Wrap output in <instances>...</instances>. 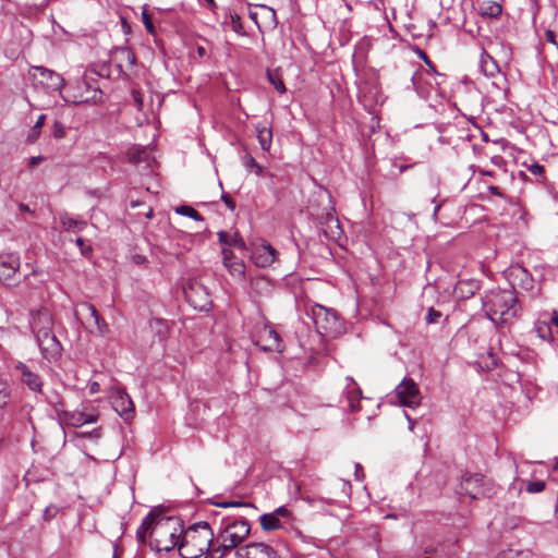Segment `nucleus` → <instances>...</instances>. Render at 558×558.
<instances>
[{
	"mask_svg": "<svg viewBox=\"0 0 558 558\" xmlns=\"http://www.w3.org/2000/svg\"><path fill=\"white\" fill-rule=\"evenodd\" d=\"M250 532L251 526L246 519H223L209 558H225L233 550L236 553Z\"/></svg>",
	"mask_w": 558,
	"mask_h": 558,
	"instance_id": "1",
	"label": "nucleus"
},
{
	"mask_svg": "<svg viewBox=\"0 0 558 558\" xmlns=\"http://www.w3.org/2000/svg\"><path fill=\"white\" fill-rule=\"evenodd\" d=\"M215 534L206 521H199L184 530L179 554L182 558H199L204 554H210Z\"/></svg>",
	"mask_w": 558,
	"mask_h": 558,
	"instance_id": "2",
	"label": "nucleus"
},
{
	"mask_svg": "<svg viewBox=\"0 0 558 558\" xmlns=\"http://www.w3.org/2000/svg\"><path fill=\"white\" fill-rule=\"evenodd\" d=\"M184 532L183 521L178 517H158L154 523L151 538L159 551H170L180 545Z\"/></svg>",
	"mask_w": 558,
	"mask_h": 558,
	"instance_id": "3",
	"label": "nucleus"
},
{
	"mask_svg": "<svg viewBox=\"0 0 558 558\" xmlns=\"http://www.w3.org/2000/svg\"><path fill=\"white\" fill-rule=\"evenodd\" d=\"M311 317L318 333L335 337L342 329V323L335 310L314 304L311 307Z\"/></svg>",
	"mask_w": 558,
	"mask_h": 558,
	"instance_id": "4",
	"label": "nucleus"
},
{
	"mask_svg": "<svg viewBox=\"0 0 558 558\" xmlns=\"http://www.w3.org/2000/svg\"><path fill=\"white\" fill-rule=\"evenodd\" d=\"M28 74L36 86H41L48 92L60 90L64 85V80L59 73L44 66H32Z\"/></svg>",
	"mask_w": 558,
	"mask_h": 558,
	"instance_id": "5",
	"label": "nucleus"
},
{
	"mask_svg": "<svg viewBox=\"0 0 558 558\" xmlns=\"http://www.w3.org/2000/svg\"><path fill=\"white\" fill-rule=\"evenodd\" d=\"M189 304L197 311H207L211 304L206 287L197 280H190L183 288Z\"/></svg>",
	"mask_w": 558,
	"mask_h": 558,
	"instance_id": "6",
	"label": "nucleus"
},
{
	"mask_svg": "<svg viewBox=\"0 0 558 558\" xmlns=\"http://www.w3.org/2000/svg\"><path fill=\"white\" fill-rule=\"evenodd\" d=\"M54 410L59 417L66 425L72 427H81L85 424L95 423L98 420V413H96V411H66L63 402L56 403Z\"/></svg>",
	"mask_w": 558,
	"mask_h": 558,
	"instance_id": "7",
	"label": "nucleus"
},
{
	"mask_svg": "<svg viewBox=\"0 0 558 558\" xmlns=\"http://www.w3.org/2000/svg\"><path fill=\"white\" fill-rule=\"evenodd\" d=\"M395 393L400 404L408 408H415L421 403L422 396L417 384L410 377H404L396 387Z\"/></svg>",
	"mask_w": 558,
	"mask_h": 558,
	"instance_id": "8",
	"label": "nucleus"
},
{
	"mask_svg": "<svg viewBox=\"0 0 558 558\" xmlns=\"http://www.w3.org/2000/svg\"><path fill=\"white\" fill-rule=\"evenodd\" d=\"M461 490L473 499L492 497L493 487L488 486L485 476L478 473L462 478Z\"/></svg>",
	"mask_w": 558,
	"mask_h": 558,
	"instance_id": "9",
	"label": "nucleus"
},
{
	"mask_svg": "<svg viewBox=\"0 0 558 558\" xmlns=\"http://www.w3.org/2000/svg\"><path fill=\"white\" fill-rule=\"evenodd\" d=\"M254 343L266 352L283 351L282 341L278 332L269 325H264L257 330Z\"/></svg>",
	"mask_w": 558,
	"mask_h": 558,
	"instance_id": "10",
	"label": "nucleus"
},
{
	"mask_svg": "<svg viewBox=\"0 0 558 558\" xmlns=\"http://www.w3.org/2000/svg\"><path fill=\"white\" fill-rule=\"evenodd\" d=\"M515 303L517 298L512 290H501L493 293L486 305L494 315L504 316L514 307Z\"/></svg>",
	"mask_w": 558,
	"mask_h": 558,
	"instance_id": "11",
	"label": "nucleus"
},
{
	"mask_svg": "<svg viewBox=\"0 0 558 558\" xmlns=\"http://www.w3.org/2000/svg\"><path fill=\"white\" fill-rule=\"evenodd\" d=\"M236 558H282L265 543H248L236 549Z\"/></svg>",
	"mask_w": 558,
	"mask_h": 558,
	"instance_id": "12",
	"label": "nucleus"
},
{
	"mask_svg": "<svg viewBox=\"0 0 558 558\" xmlns=\"http://www.w3.org/2000/svg\"><path fill=\"white\" fill-rule=\"evenodd\" d=\"M110 400L114 411L124 420H130L134 415V403L131 397L122 389L112 390Z\"/></svg>",
	"mask_w": 558,
	"mask_h": 558,
	"instance_id": "13",
	"label": "nucleus"
},
{
	"mask_svg": "<svg viewBox=\"0 0 558 558\" xmlns=\"http://www.w3.org/2000/svg\"><path fill=\"white\" fill-rule=\"evenodd\" d=\"M277 251L269 243L255 245L252 250L251 259L257 267H268L275 263Z\"/></svg>",
	"mask_w": 558,
	"mask_h": 558,
	"instance_id": "14",
	"label": "nucleus"
},
{
	"mask_svg": "<svg viewBox=\"0 0 558 558\" xmlns=\"http://www.w3.org/2000/svg\"><path fill=\"white\" fill-rule=\"evenodd\" d=\"M20 256L15 253L0 254V278L11 279L20 269Z\"/></svg>",
	"mask_w": 558,
	"mask_h": 558,
	"instance_id": "15",
	"label": "nucleus"
},
{
	"mask_svg": "<svg viewBox=\"0 0 558 558\" xmlns=\"http://www.w3.org/2000/svg\"><path fill=\"white\" fill-rule=\"evenodd\" d=\"M221 254L223 265L229 270L230 275L235 278L242 279L245 275L244 263L241 259L236 258L233 252L227 247H222Z\"/></svg>",
	"mask_w": 558,
	"mask_h": 558,
	"instance_id": "16",
	"label": "nucleus"
},
{
	"mask_svg": "<svg viewBox=\"0 0 558 558\" xmlns=\"http://www.w3.org/2000/svg\"><path fill=\"white\" fill-rule=\"evenodd\" d=\"M29 326L34 335L43 330H49L53 327L52 316L47 310L32 312Z\"/></svg>",
	"mask_w": 558,
	"mask_h": 558,
	"instance_id": "17",
	"label": "nucleus"
},
{
	"mask_svg": "<svg viewBox=\"0 0 558 558\" xmlns=\"http://www.w3.org/2000/svg\"><path fill=\"white\" fill-rule=\"evenodd\" d=\"M371 46L372 44L368 38H363L355 45L352 54V64L355 71H361L365 68Z\"/></svg>",
	"mask_w": 558,
	"mask_h": 558,
	"instance_id": "18",
	"label": "nucleus"
},
{
	"mask_svg": "<svg viewBox=\"0 0 558 558\" xmlns=\"http://www.w3.org/2000/svg\"><path fill=\"white\" fill-rule=\"evenodd\" d=\"M16 371L21 374L22 381L35 392H40L43 388V381L39 375L33 373L25 364L19 363Z\"/></svg>",
	"mask_w": 558,
	"mask_h": 558,
	"instance_id": "19",
	"label": "nucleus"
},
{
	"mask_svg": "<svg viewBox=\"0 0 558 558\" xmlns=\"http://www.w3.org/2000/svg\"><path fill=\"white\" fill-rule=\"evenodd\" d=\"M38 347L43 357L48 361H54L61 355L62 345L56 335L39 343Z\"/></svg>",
	"mask_w": 558,
	"mask_h": 558,
	"instance_id": "20",
	"label": "nucleus"
},
{
	"mask_svg": "<svg viewBox=\"0 0 558 558\" xmlns=\"http://www.w3.org/2000/svg\"><path fill=\"white\" fill-rule=\"evenodd\" d=\"M149 331L154 341L157 340L159 343H163L169 336L170 328L167 320L153 318L149 320Z\"/></svg>",
	"mask_w": 558,
	"mask_h": 558,
	"instance_id": "21",
	"label": "nucleus"
},
{
	"mask_svg": "<svg viewBox=\"0 0 558 558\" xmlns=\"http://www.w3.org/2000/svg\"><path fill=\"white\" fill-rule=\"evenodd\" d=\"M323 226V231L327 239L339 241L342 238L343 232L340 222L333 215L328 214Z\"/></svg>",
	"mask_w": 558,
	"mask_h": 558,
	"instance_id": "22",
	"label": "nucleus"
},
{
	"mask_svg": "<svg viewBox=\"0 0 558 558\" xmlns=\"http://www.w3.org/2000/svg\"><path fill=\"white\" fill-rule=\"evenodd\" d=\"M83 311L88 313L89 317L94 320L96 329L100 336H105L109 331V326L106 320L100 316L96 307L90 303H82Z\"/></svg>",
	"mask_w": 558,
	"mask_h": 558,
	"instance_id": "23",
	"label": "nucleus"
},
{
	"mask_svg": "<svg viewBox=\"0 0 558 558\" xmlns=\"http://www.w3.org/2000/svg\"><path fill=\"white\" fill-rule=\"evenodd\" d=\"M477 289V282L474 280H459L454 286L453 293L457 298L464 300L473 296Z\"/></svg>",
	"mask_w": 558,
	"mask_h": 558,
	"instance_id": "24",
	"label": "nucleus"
},
{
	"mask_svg": "<svg viewBox=\"0 0 558 558\" xmlns=\"http://www.w3.org/2000/svg\"><path fill=\"white\" fill-rule=\"evenodd\" d=\"M158 518L154 515L153 512H149L142 521L141 525L136 531V536L141 543H144L147 536L151 537V531L154 529V523Z\"/></svg>",
	"mask_w": 558,
	"mask_h": 558,
	"instance_id": "25",
	"label": "nucleus"
},
{
	"mask_svg": "<svg viewBox=\"0 0 558 558\" xmlns=\"http://www.w3.org/2000/svg\"><path fill=\"white\" fill-rule=\"evenodd\" d=\"M477 11L485 17H497L501 14V5L493 0H485L477 3Z\"/></svg>",
	"mask_w": 558,
	"mask_h": 558,
	"instance_id": "26",
	"label": "nucleus"
},
{
	"mask_svg": "<svg viewBox=\"0 0 558 558\" xmlns=\"http://www.w3.org/2000/svg\"><path fill=\"white\" fill-rule=\"evenodd\" d=\"M59 220L66 231H82L86 226V221L71 217L66 211L59 214Z\"/></svg>",
	"mask_w": 558,
	"mask_h": 558,
	"instance_id": "27",
	"label": "nucleus"
},
{
	"mask_svg": "<svg viewBox=\"0 0 558 558\" xmlns=\"http://www.w3.org/2000/svg\"><path fill=\"white\" fill-rule=\"evenodd\" d=\"M217 235H218L219 243L222 244L223 247L226 245H229V246H234V247H238L241 250L245 248L244 240L238 232H235L233 235H230L226 231H219L217 233Z\"/></svg>",
	"mask_w": 558,
	"mask_h": 558,
	"instance_id": "28",
	"label": "nucleus"
},
{
	"mask_svg": "<svg viewBox=\"0 0 558 558\" xmlns=\"http://www.w3.org/2000/svg\"><path fill=\"white\" fill-rule=\"evenodd\" d=\"M480 65H481L482 72L486 76H494L496 73L499 72L497 62L494 60L493 57H490L485 51H483L481 53Z\"/></svg>",
	"mask_w": 558,
	"mask_h": 558,
	"instance_id": "29",
	"label": "nucleus"
},
{
	"mask_svg": "<svg viewBox=\"0 0 558 558\" xmlns=\"http://www.w3.org/2000/svg\"><path fill=\"white\" fill-rule=\"evenodd\" d=\"M257 140L263 150H269L272 143V132L270 128L257 125Z\"/></svg>",
	"mask_w": 558,
	"mask_h": 558,
	"instance_id": "30",
	"label": "nucleus"
},
{
	"mask_svg": "<svg viewBox=\"0 0 558 558\" xmlns=\"http://www.w3.org/2000/svg\"><path fill=\"white\" fill-rule=\"evenodd\" d=\"M260 526L264 531H275L282 526L280 520L274 513H264L260 519Z\"/></svg>",
	"mask_w": 558,
	"mask_h": 558,
	"instance_id": "31",
	"label": "nucleus"
},
{
	"mask_svg": "<svg viewBox=\"0 0 558 558\" xmlns=\"http://www.w3.org/2000/svg\"><path fill=\"white\" fill-rule=\"evenodd\" d=\"M362 391L359 387H353L345 391V399L351 411L355 412L360 409Z\"/></svg>",
	"mask_w": 558,
	"mask_h": 558,
	"instance_id": "32",
	"label": "nucleus"
},
{
	"mask_svg": "<svg viewBox=\"0 0 558 558\" xmlns=\"http://www.w3.org/2000/svg\"><path fill=\"white\" fill-rule=\"evenodd\" d=\"M226 20H229L231 29L240 36H246V32L244 31L242 20L238 13H229L226 16ZM228 21H223V24H227Z\"/></svg>",
	"mask_w": 558,
	"mask_h": 558,
	"instance_id": "33",
	"label": "nucleus"
},
{
	"mask_svg": "<svg viewBox=\"0 0 558 558\" xmlns=\"http://www.w3.org/2000/svg\"><path fill=\"white\" fill-rule=\"evenodd\" d=\"M532 551L526 548L510 547L502 554V558H532Z\"/></svg>",
	"mask_w": 558,
	"mask_h": 558,
	"instance_id": "34",
	"label": "nucleus"
},
{
	"mask_svg": "<svg viewBox=\"0 0 558 558\" xmlns=\"http://www.w3.org/2000/svg\"><path fill=\"white\" fill-rule=\"evenodd\" d=\"M175 213L181 216L190 217L196 221L204 220V218L201 216V214L196 209H194L193 207H191L189 205H181V206L177 207Z\"/></svg>",
	"mask_w": 558,
	"mask_h": 558,
	"instance_id": "35",
	"label": "nucleus"
},
{
	"mask_svg": "<svg viewBox=\"0 0 558 558\" xmlns=\"http://www.w3.org/2000/svg\"><path fill=\"white\" fill-rule=\"evenodd\" d=\"M119 58L121 61L126 62L129 65L133 66L136 62V57L133 50L129 47H122L118 50Z\"/></svg>",
	"mask_w": 558,
	"mask_h": 558,
	"instance_id": "36",
	"label": "nucleus"
},
{
	"mask_svg": "<svg viewBox=\"0 0 558 558\" xmlns=\"http://www.w3.org/2000/svg\"><path fill=\"white\" fill-rule=\"evenodd\" d=\"M267 77H268V81L274 85V87L276 88V90L278 93L284 94L287 92L284 83L276 73L268 71Z\"/></svg>",
	"mask_w": 558,
	"mask_h": 558,
	"instance_id": "37",
	"label": "nucleus"
},
{
	"mask_svg": "<svg viewBox=\"0 0 558 558\" xmlns=\"http://www.w3.org/2000/svg\"><path fill=\"white\" fill-rule=\"evenodd\" d=\"M129 160L135 165L145 160L146 151L140 148L131 149L128 154Z\"/></svg>",
	"mask_w": 558,
	"mask_h": 558,
	"instance_id": "38",
	"label": "nucleus"
},
{
	"mask_svg": "<svg viewBox=\"0 0 558 558\" xmlns=\"http://www.w3.org/2000/svg\"><path fill=\"white\" fill-rule=\"evenodd\" d=\"M536 331L539 338L543 340H551V329L546 323H539L536 325Z\"/></svg>",
	"mask_w": 558,
	"mask_h": 558,
	"instance_id": "39",
	"label": "nucleus"
},
{
	"mask_svg": "<svg viewBox=\"0 0 558 558\" xmlns=\"http://www.w3.org/2000/svg\"><path fill=\"white\" fill-rule=\"evenodd\" d=\"M244 165L247 168L254 169V172L257 175H260L263 172V167L255 160V158L252 155H246L244 157Z\"/></svg>",
	"mask_w": 558,
	"mask_h": 558,
	"instance_id": "40",
	"label": "nucleus"
},
{
	"mask_svg": "<svg viewBox=\"0 0 558 558\" xmlns=\"http://www.w3.org/2000/svg\"><path fill=\"white\" fill-rule=\"evenodd\" d=\"M142 21H143V24L146 28V31L151 34V35H155L156 33V29H155V26H154V23H153V20H151V16L150 14L147 12L146 9L143 10L142 12Z\"/></svg>",
	"mask_w": 558,
	"mask_h": 558,
	"instance_id": "41",
	"label": "nucleus"
},
{
	"mask_svg": "<svg viewBox=\"0 0 558 558\" xmlns=\"http://www.w3.org/2000/svg\"><path fill=\"white\" fill-rule=\"evenodd\" d=\"M545 487L546 484L544 481H533L529 482V484L526 485V492L530 494H536L543 492Z\"/></svg>",
	"mask_w": 558,
	"mask_h": 558,
	"instance_id": "42",
	"label": "nucleus"
},
{
	"mask_svg": "<svg viewBox=\"0 0 558 558\" xmlns=\"http://www.w3.org/2000/svg\"><path fill=\"white\" fill-rule=\"evenodd\" d=\"M259 7L265 12V14L267 15V19H269V22H270L271 26L274 28L277 27L278 20H277L276 11L272 8H270L268 5H265V4H260Z\"/></svg>",
	"mask_w": 558,
	"mask_h": 558,
	"instance_id": "43",
	"label": "nucleus"
},
{
	"mask_svg": "<svg viewBox=\"0 0 558 558\" xmlns=\"http://www.w3.org/2000/svg\"><path fill=\"white\" fill-rule=\"evenodd\" d=\"M76 245L78 246L83 256H89L93 252L90 245H86L83 238H77L75 240Z\"/></svg>",
	"mask_w": 558,
	"mask_h": 558,
	"instance_id": "44",
	"label": "nucleus"
},
{
	"mask_svg": "<svg viewBox=\"0 0 558 558\" xmlns=\"http://www.w3.org/2000/svg\"><path fill=\"white\" fill-rule=\"evenodd\" d=\"M441 317V313L439 311H436L434 307H429L427 315H426V322L427 324H435L437 320Z\"/></svg>",
	"mask_w": 558,
	"mask_h": 558,
	"instance_id": "45",
	"label": "nucleus"
},
{
	"mask_svg": "<svg viewBox=\"0 0 558 558\" xmlns=\"http://www.w3.org/2000/svg\"><path fill=\"white\" fill-rule=\"evenodd\" d=\"M52 336H54L52 328H49V330H43V331L35 333L38 344L43 343V341H45L48 338H51Z\"/></svg>",
	"mask_w": 558,
	"mask_h": 558,
	"instance_id": "46",
	"label": "nucleus"
},
{
	"mask_svg": "<svg viewBox=\"0 0 558 558\" xmlns=\"http://www.w3.org/2000/svg\"><path fill=\"white\" fill-rule=\"evenodd\" d=\"M9 401V393L7 391L5 385L0 383V409L4 407Z\"/></svg>",
	"mask_w": 558,
	"mask_h": 558,
	"instance_id": "47",
	"label": "nucleus"
},
{
	"mask_svg": "<svg viewBox=\"0 0 558 558\" xmlns=\"http://www.w3.org/2000/svg\"><path fill=\"white\" fill-rule=\"evenodd\" d=\"M279 520L281 517L283 518H289L291 515V512L290 510L284 507V506H281L279 508H277L274 512H272Z\"/></svg>",
	"mask_w": 558,
	"mask_h": 558,
	"instance_id": "48",
	"label": "nucleus"
},
{
	"mask_svg": "<svg viewBox=\"0 0 558 558\" xmlns=\"http://www.w3.org/2000/svg\"><path fill=\"white\" fill-rule=\"evenodd\" d=\"M527 169L534 175H542L544 173V166L537 162L532 163Z\"/></svg>",
	"mask_w": 558,
	"mask_h": 558,
	"instance_id": "49",
	"label": "nucleus"
},
{
	"mask_svg": "<svg viewBox=\"0 0 558 558\" xmlns=\"http://www.w3.org/2000/svg\"><path fill=\"white\" fill-rule=\"evenodd\" d=\"M221 199L223 201V203L226 204V206L230 209V210H234L235 209V203L233 202V199L231 198V196L227 193H222L221 194Z\"/></svg>",
	"mask_w": 558,
	"mask_h": 558,
	"instance_id": "50",
	"label": "nucleus"
},
{
	"mask_svg": "<svg viewBox=\"0 0 558 558\" xmlns=\"http://www.w3.org/2000/svg\"><path fill=\"white\" fill-rule=\"evenodd\" d=\"M545 38H546V40H547L548 43H550V44H553V45L557 46V41H556V34H555V32H554V31H551V29H547V31L545 32Z\"/></svg>",
	"mask_w": 558,
	"mask_h": 558,
	"instance_id": "51",
	"label": "nucleus"
},
{
	"mask_svg": "<svg viewBox=\"0 0 558 558\" xmlns=\"http://www.w3.org/2000/svg\"><path fill=\"white\" fill-rule=\"evenodd\" d=\"M39 134H40V130H35L33 126L27 136V142L34 143L39 137Z\"/></svg>",
	"mask_w": 558,
	"mask_h": 558,
	"instance_id": "52",
	"label": "nucleus"
},
{
	"mask_svg": "<svg viewBox=\"0 0 558 558\" xmlns=\"http://www.w3.org/2000/svg\"><path fill=\"white\" fill-rule=\"evenodd\" d=\"M132 96H133L134 102L136 104L137 108L142 109V107H143L142 95L138 92L133 90Z\"/></svg>",
	"mask_w": 558,
	"mask_h": 558,
	"instance_id": "53",
	"label": "nucleus"
},
{
	"mask_svg": "<svg viewBox=\"0 0 558 558\" xmlns=\"http://www.w3.org/2000/svg\"><path fill=\"white\" fill-rule=\"evenodd\" d=\"M488 192L492 194V195H495V196H498V197H504V194L502 192L500 191V189L498 186H495V185H489L487 187Z\"/></svg>",
	"mask_w": 558,
	"mask_h": 558,
	"instance_id": "54",
	"label": "nucleus"
},
{
	"mask_svg": "<svg viewBox=\"0 0 558 558\" xmlns=\"http://www.w3.org/2000/svg\"><path fill=\"white\" fill-rule=\"evenodd\" d=\"M100 391V385L97 381H93L89 384V393L95 395Z\"/></svg>",
	"mask_w": 558,
	"mask_h": 558,
	"instance_id": "55",
	"label": "nucleus"
},
{
	"mask_svg": "<svg viewBox=\"0 0 558 558\" xmlns=\"http://www.w3.org/2000/svg\"><path fill=\"white\" fill-rule=\"evenodd\" d=\"M46 121V114H40L36 121V123L34 124V129L35 130H40L41 126L44 125Z\"/></svg>",
	"mask_w": 558,
	"mask_h": 558,
	"instance_id": "56",
	"label": "nucleus"
},
{
	"mask_svg": "<svg viewBox=\"0 0 558 558\" xmlns=\"http://www.w3.org/2000/svg\"><path fill=\"white\" fill-rule=\"evenodd\" d=\"M244 505L245 504L241 502V501H229V502L218 504V506H221V507H241V506H244Z\"/></svg>",
	"mask_w": 558,
	"mask_h": 558,
	"instance_id": "57",
	"label": "nucleus"
},
{
	"mask_svg": "<svg viewBox=\"0 0 558 558\" xmlns=\"http://www.w3.org/2000/svg\"><path fill=\"white\" fill-rule=\"evenodd\" d=\"M355 477H356V480L363 478V468L360 463L355 464Z\"/></svg>",
	"mask_w": 558,
	"mask_h": 558,
	"instance_id": "58",
	"label": "nucleus"
},
{
	"mask_svg": "<svg viewBox=\"0 0 558 558\" xmlns=\"http://www.w3.org/2000/svg\"><path fill=\"white\" fill-rule=\"evenodd\" d=\"M248 16H250V19H251V20L256 24V26L258 27V29H260V25H259V23H258V21H257V13H256V12H254V11H250V12H248Z\"/></svg>",
	"mask_w": 558,
	"mask_h": 558,
	"instance_id": "59",
	"label": "nucleus"
},
{
	"mask_svg": "<svg viewBox=\"0 0 558 558\" xmlns=\"http://www.w3.org/2000/svg\"><path fill=\"white\" fill-rule=\"evenodd\" d=\"M54 126H56V130H54V136H56V137H61V136H63V130H62L61 125L57 122V123L54 124Z\"/></svg>",
	"mask_w": 558,
	"mask_h": 558,
	"instance_id": "60",
	"label": "nucleus"
},
{
	"mask_svg": "<svg viewBox=\"0 0 558 558\" xmlns=\"http://www.w3.org/2000/svg\"><path fill=\"white\" fill-rule=\"evenodd\" d=\"M418 56H420V57H421V58H422V59H423V60H424V61H425V62H426L430 68H433V64H432V62L429 61V59H428L427 54H426L424 51H422L421 49H418Z\"/></svg>",
	"mask_w": 558,
	"mask_h": 558,
	"instance_id": "61",
	"label": "nucleus"
},
{
	"mask_svg": "<svg viewBox=\"0 0 558 558\" xmlns=\"http://www.w3.org/2000/svg\"><path fill=\"white\" fill-rule=\"evenodd\" d=\"M206 3H207V7L211 10V11H215L217 9V3L215 0H205Z\"/></svg>",
	"mask_w": 558,
	"mask_h": 558,
	"instance_id": "62",
	"label": "nucleus"
},
{
	"mask_svg": "<svg viewBox=\"0 0 558 558\" xmlns=\"http://www.w3.org/2000/svg\"><path fill=\"white\" fill-rule=\"evenodd\" d=\"M434 553V549L430 548V547H427L425 550H424V558H433L432 555Z\"/></svg>",
	"mask_w": 558,
	"mask_h": 558,
	"instance_id": "63",
	"label": "nucleus"
},
{
	"mask_svg": "<svg viewBox=\"0 0 558 558\" xmlns=\"http://www.w3.org/2000/svg\"><path fill=\"white\" fill-rule=\"evenodd\" d=\"M551 323L558 327V315L557 313H554L553 317H551Z\"/></svg>",
	"mask_w": 558,
	"mask_h": 558,
	"instance_id": "64",
	"label": "nucleus"
}]
</instances>
